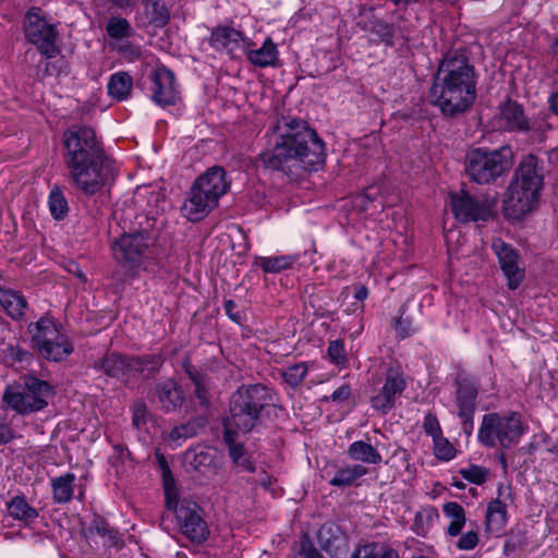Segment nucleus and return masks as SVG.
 Segmentation results:
<instances>
[{"label":"nucleus","mask_w":558,"mask_h":558,"mask_svg":"<svg viewBox=\"0 0 558 558\" xmlns=\"http://www.w3.org/2000/svg\"><path fill=\"white\" fill-rule=\"evenodd\" d=\"M64 163L73 186L85 196H95L110 187L117 177L114 160L88 125H71L62 136Z\"/></svg>","instance_id":"obj_1"},{"label":"nucleus","mask_w":558,"mask_h":558,"mask_svg":"<svg viewBox=\"0 0 558 558\" xmlns=\"http://www.w3.org/2000/svg\"><path fill=\"white\" fill-rule=\"evenodd\" d=\"M274 131L278 134L274 147L259 155L265 168L288 172L299 167L312 171L325 162V144L305 120L283 117Z\"/></svg>","instance_id":"obj_2"},{"label":"nucleus","mask_w":558,"mask_h":558,"mask_svg":"<svg viewBox=\"0 0 558 558\" xmlns=\"http://www.w3.org/2000/svg\"><path fill=\"white\" fill-rule=\"evenodd\" d=\"M477 73L465 49L449 50L440 60L429 89L430 104L447 118L469 111L476 99Z\"/></svg>","instance_id":"obj_3"},{"label":"nucleus","mask_w":558,"mask_h":558,"mask_svg":"<svg viewBox=\"0 0 558 558\" xmlns=\"http://www.w3.org/2000/svg\"><path fill=\"white\" fill-rule=\"evenodd\" d=\"M548 172L546 161L534 155L524 156L510 179L504 199V215L520 221L538 206Z\"/></svg>","instance_id":"obj_4"},{"label":"nucleus","mask_w":558,"mask_h":558,"mask_svg":"<svg viewBox=\"0 0 558 558\" xmlns=\"http://www.w3.org/2000/svg\"><path fill=\"white\" fill-rule=\"evenodd\" d=\"M274 405L275 395L268 386L243 384L231 395L228 415L223 423L236 427L241 434L258 432Z\"/></svg>","instance_id":"obj_5"},{"label":"nucleus","mask_w":558,"mask_h":558,"mask_svg":"<svg viewBox=\"0 0 558 558\" xmlns=\"http://www.w3.org/2000/svg\"><path fill=\"white\" fill-rule=\"evenodd\" d=\"M513 165V150L509 145L496 149L477 147L470 149L464 158V172L477 184L495 183Z\"/></svg>","instance_id":"obj_6"},{"label":"nucleus","mask_w":558,"mask_h":558,"mask_svg":"<svg viewBox=\"0 0 558 558\" xmlns=\"http://www.w3.org/2000/svg\"><path fill=\"white\" fill-rule=\"evenodd\" d=\"M54 395L53 387L34 375H25L21 381L8 385L2 395L5 409L20 415L44 410Z\"/></svg>","instance_id":"obj_7"},{"label":"nucleus","mask_w":558,"mask_h":558,"mask_svg":"<svg viewBox=\"0 0 558 558\" xmlns=\"http://www.w3.org/2000/svg\"><path fill=\"white\" fill-rule=\"evenodd\" d=\"M32 347L50 362L65 361L74 351L73 342L62 333L53 318L44 316L27 327Z\"/></svg>","instance_id":"obj_8"},{"label":"nucleus","mask_w":558,"mask_h":558,"mask_svg":"<svg viewBox=\"0 0 558 558\" xmlns=\"http://www.w3.org/2000/svg\"><path fill=\"white\" fill-rule=\"evenodd\" d=\"M523 433L524 427L519 413L501 415L494 412L483 416L478 440L489 448L499 444L502 448L509 449L519 442Z\"/></svg>","instance_id":"obj_9"},{"label":"nucleus","mask_w":558,"mask_h":558,"mask_svg":"<svg viewBox=\"0 0 558 558\" xmlns=\"http://www.w3.org/2000/svg\"><path fill=\"white\" fill-rule=\"evenodd\" d=\"M155 242L156 235L148 230L124 233L111 244L113 258L125 268L136 269L148 257Z\"/></svg>","instance_id":"obj_10"},{"label":"nucleus","mask_w":558,"mask_h":558,"mask_svg":"<svg viewBox=\"0 0 558 558\" xmlns=\"http://www.w3.org/2000/svg\"><path fill=\"white\" fill-rule=\"evenodd\" d=\"M23 31L27 41L33 44L46 59L54 58L60 53L56 26L48 23L41 15L40 8L33 7L26 12Z\"/></svg>","instance_id":"obj_11"},{"label":"nucleus","mask_w":558,"mask_h":558,"mask_svg":"<svg viewBox=\"0 0 558 558\" xmlns=\"http://www.w3.org/2000/svg\"><path fill=\"white\" fill-rule=\"evenodd\" d=\"M450 198L452 213L461 222L487 221L494 217L496 198L480 201L463 191L450 194Z\"/></svg>","instance_id":"obj_12"},{"label":"nucleus","mask_w":558,"mask_h":558,"mask_svg":"<svg viewBox=\"0 0 558 558\" xmlns=\"http://www.w3.org/2000/svg\"><path fill=\"white\" fill-rule=\"evenodd\" d=\"M177 513V519L180 523V530L190 541L196 544L204 543L209 536V530L202 518L201 507L190 500H183L180 506L177 504L175 509H169Z\"/></svg>","instance_id":"obj_13"},{"label":"nucleus","mask_w":558,"mask_h":558,"mask_svg":"<svg viewBox=\"0 0 558 558\" xmlns=\"http://www.w3.org/2000/svg\"><path fill=\"white\" fill-rule=\"evenodd\" d=\"M380 391L371 398L372 408L387 414L396 405V400L407 388L404 372L400 365H390L385 374Z\"/></svg>","instance_id":"obj_14"},{"label":"nucleus","mask_w":558,"mask_h":558,"mask_svg":"<svg viewBox=\"0 0 558 558\" xmlns=\"http://www.w3.org/2000/svg\"><path fill=\"white\" fill-rule=\"evenodd\" d=\"M492 248L498 258L500 269L508 280V288L515 290L525 278L524 268L519 265L520 256L518 251L499 238L493 241Z\"/></svg>","instance_id":"obj_15"},{"label":"nucleus","mask_w":558,"mask_h":558,"mask_svg":"<svg viewBox=\"0 0 558 558\" xmlns=\"http://www.w3.org/2000/svg\"><path fill=\"white\" fill-rule=\"evenodd\" d=\"M149 398L165 413L179 411L185 402L182 386L172 378L156 383L149 391Z\"/></svg>","instance_id":"obj_16"},{"label":"nucleus","mask_w":558,"mask_h":558,"mask_svg":"<svg viewBox=\"0 0 558 558\" xmlns=\"http://www.w3.org/2000/svg\"><path fill=\"white\" fill-rule=\"evenodd\" d=\"M320 548L331 558H348L350 553L349 535L335 522L324 523L317 532Z\"/></svg>","instance_id":"obj_17"},{"label":"nucleus","mask_w":558,"mask_h":558,"mask_svg":"<svg viewBox=\"0 0 558 558\" xmlns=\"http://www.w3.org/2000/svg\"><path fill=\"white\" fill-rule=\"evenodd\" d=\"M496 122L500 130L508 132L529 133L537 130L525 116L523 106L512 99L500 104Z\"/></svg>","instance_id":"obj_18"},{"label":"nucleus","mask_w":558,"mask_h":558,"mask_svg":"<svg viewBox=\"0 0 558 558\" xmlns=\"http://www.w3.org/2000/svg\"><path fill=\"white\" fill-rule=\"evenodd\" d=\"M456 387L454 403L458 414L475 413L480 390L478 380L464 371H459L453 380Z\"/></svg>","instance_id":"obj_19"},{"label":"nucleus","mask_w":558,"mask_h":558,"mask_svg":"<svg viewBox=\"0 0 558 558\" xmlns=\"http://www.w3.org/2000/svg\"><path fill=\"white\" fill-rule=\"evenodd\" d=\"M151 99L161 107L174 105L178 99L174 73L166 68H157L151 74Z\"/></svg>","instance_id":"obj_20"},{"label":"nucleus","mask_w":558,"mask_h":558,"mask_svg":"<svg viewBox=\"0 0 558 558\" xmlns=\"http://www.w3.org/2000/svg\"><path fill=\"white\" fill-rule=\"evenodd\" d=\"M218 203L219 199L192 185L182 206V213L190 221L196 222L204 219Z\"/></svg>","instance_id":"obj_21"},{"label":"nucleus","mask_w":558,"mask_h":558,"mask_svg":"<svg viewBox=\"0 0 558 558\" xmlns=\"http://www.w3.org/2000/svg\"><path fill=\"white\" fill-rule=\"evenodd\" d=\"M231 181L227 179L226 170L220 166L208 168L203 174L197 177L193 186L202 190L217 199L228 193Z\"/></svg>","instance_id":"obj_22"},{"label":"nucleus","mask_w":558,"mask_h":558,"mask_svg":"<svg viewBox=\"0 0 558 558\" xmlns=\"http://www.w3.org/2000/svg\"><path fill=\"white\" fill-rule=\"evenodd\" d=\"M93 367L108 377L126 383V378L132 374L131 355L108 353L94 361Z\"/></svg>","instance_id":"obj_23"},{"label":"nucleus","mask_w":558,"mask_h":558,"mask_svg":"<svg viewBox=\"0 0 558 558\" xmlns=\"http://www.w3.org/2000/svg\"><path fill=\"white\" fill-rule=\"evenodd\" d=\"M223 441L228 446V451L231 460L238 466L253 473L255 466L246 457V450L244 445L236 441L238 434L241 433L236 427L229 426L228 423H223Z\"/></svg>","instance_id":"obj_24"},{"label":"nucleus","mask_w":558,"mask_h":558,"mask_svg":"<svg viewBox=\"0 0 558 558\" xmlns=\"http://www.w3.org/2000/svg\"><path fill=\"white\" fill-rule=\"evenodd\" d=\"M155 460L161 472L162 486L165 490L167 509H175L179 499V489L175 478L171 472L170 465L165 454L159 450H155Z\"/></svg>","instance_id":"obj_25"},{"label":"nucleus","mask_w":558,"mask_h":558,"mask_svg":"<svg viewBox=\"0 0 558 558\" xmlns=\"http://www.w3.org/2000/svg\"><path fill=\"white\" fill-rule=\"evenodd\" d=\"M216 453L214 449L196 446L184 452V463L196 472H206L214 466Z\"/></svg>","instance_id":"obj_26"},{"label":"nucleus","mask_w":558,"mask_h":558,"mask_svg":"<svg viewBox=\"0 0 558 558\" xmlns=\"http://www.w3.org/2000/svg\"><path fill=\"white\" fill-rule=\"evenodd\" d=\"M208 418L204 415H197L180 425L174 426L169 433V438L173 441L186 440L199 435L207 426Z\"/></svg>","instance_id":"obj_27"},{"label":"nucleus","mask_w":558,"mask_h":558,"mask_svg":"<svg viewBox=\"0 0 558 558\" xmlns=\"http://www.w3.org/2000/svg\"><path fill=\"white\" fill-rule=\"evenodd\" d=\"M367 468L362 464H347L340 466L329 481L335 487L345 488L355 485L356 481L367 474Z\"/></svg>","instance_id":"obj_28"},{"label":"nucleus","mask_w":558,"mask_h":558,"mask_svg":"<svg viewBox=\"0 0 558 558\" xmlns=\"http://www.w3.org/2000/svg\"><path fill=\"white\" fill-rule=\"evenodd\" d=\"M8 513L14 520L23 522L25 525L32 524L39 515L38 511L32 507L24 496H14L7 504Z\"/></svg>","instance_id":"obj_29"},{"label":"nucleus","mask_w":558,"mask_h":558,"mask_svg":"<svg viewBox=\"0 0 558 558\" xmlns=\"http://www.w3.org/2000/svg\"><path fill=\"white\" fill-rule=\"evenodd\" d=\"M246 56L248 61L256 66H275L278 60V50L272 40L267 38L260 48L247 50Z\"/></svg>","instance_id":"obj_30"},{"label":"nucleus","mask_w":558,"mask_h":558,"mask_svg":"<svg viewBox=\"0 0 558 558\" xmlns=\"http://www.w3.org/2000/svg\"><path fill=\"white\" fill-rule=\"evenodd\" d=\"M242 40H244L243 34L240 31L229 26L216 27L210 36L211 46L217 49L225 48L233 50L240 45Z\"/></svg>","instance_id":"obj_31"},{"label":"nucleus","mask_w":558,"mask_h":558,"mask_svg":"<svg viewBox=\"0 0 558 558\" xmlns=\"http://www.w3.org/2000/svg\"><path fill=\"white\" fill-rule=\"evenodd\" d=\"M161 354H146L131 356L132 373L140 374L143 378L154 377L163 364Z\"/></svg>","instance_id":"obj_32"},{"label":"nucleus","mask_w":558,"mask_h":558,"mask_svg":"<svg viewBox=\"0 0 558 558\" xmlns=\"http://www.w3.org/2000/svg\"><path fill=\"white\" fill-rule=\"evenodd\" d=\"M0 304L7 314L14 320H22L28 303L21 292L9 290L7 294L0 295Z\"/></svg>","instance_id":"obj_33"},{"label":"nucleus","mask_w":558,"mask_h":558,"mask_svg":"<svg viewBox=\"0 0 558 558\" xmlns=\"http://www.w3.org/2000/svg\"><path fill=\"white\" fill-rule=\"evenodd\" d=\"M75 478V474L71 472L51 478L52 498L56 504H66L72 499Z\"/></svg>","instance_id":"obj_34"},{"label":"nucleus","mask_w":558,"mask_h":558,"mask_svg":"<svg viewBox=\"0 0 558 558\" xmlns=\"http://www.w3.org/2000/svg\"><path fill=\"white\" fill-rule=\"evenodd\" d=\"M348 456L354 461H361L368 464H379L383 460L381 454L371 444L356 440L348 448Z\"/></svg>","instance_id":"obj_35"},{"label":"nucleus","mask_w":558,"mask_h":558,"mask_svg":"<svg viewBox=\"0 0 558 558\" xmlns=\"http://www.w3.org/2000/svg\"><path fill=\"white\" fill-rule=\"evenodd\" d=\"M145 16L155 27H163L170 20V11L162 0H144Z\"/></svg>","instance_id":"obj_36"},{"label":"nucleus","mask_w":558,"mask_h":558,"mask_svg":"<svg viewBox=\"0 0 558 558\" xmlns=\"http://www.w3.org/2000/svg\"><path fill=\"white\" fill-rule=\"evenodd\" d=\"M133 80L126 72H118L110 76L108 82L109 95L118 101L124 100L131 93Z\"/></svg>","instance_id":"obj_37"},{"label":"nucleus","mask_w":558,"mask_h":558,"mask_svg":"<svg viewBox=\"0 0 558 558\" xmlns=\"http://www.w3.org/2000/svg\"><path fill=\"white\" fill-rule=\"evenodd\" d=\"M507 523V507L501 500H492L486 510L487 531H500Z\"/></svg>","instance_id":"obj_38"},{"label":"nucleus","mask_w":558,"mask_h":558,"mask_svg":"<svg viewBox=\"0 0 558 558\" xmlns=\"http://www.w3.org/2000/svg\"><path fill=\"white\" fill-rule=\"evenodd\" d=\"M444 513L451 520L447 533L450 536H457L461 533L465 524V511L463 507L456 502L450 501L444 505Z\"/></svg>","instance_id":"obj_39"},{"label":"nucleus","mask_w":558,"mask_h":558,"mask_svg":"<svg viewBox=\"0 0 558 558\" xmlns=\"http://www.w3.org/2000/svg\"><path fill=\"white\" fill-rule=\"evenodd\" d=\"M49 210L53 219L62 220L69 213V204L61 186L53 185L48 197Z\"/></svg>","instance_id":"obj_40"},{"label":"nucleus","mask_w":558,"mask_h":558,"mask_svg":"<svg viewBox=\"0 0 558 558\" xmlns=\"http://www.w3.org/2000/svg\"><path fill=\"white\" fill-rule=\"evenodd\" d=\"M295 260L296 256L293 255L262 257L259 266L265 272L277 274L291 268Z\"/></svg>","instance_id":"obj_41"},{"label":"nucleus","mask_w":558,"mask_h":558,"mask_svg":"<svg viewBox=\"0 0 558 558\" xmlns=\"http://www.w3.org/2000/svg\"><path fill=\"white\" fill-rule=\"evenodd\" d=\"M106 31L113 39H123L131 35L132 27L126 19L112 16L109 19Z\"/></svg>","instance_id":"obj_42"},{"label":"nucleus","mask_w":558,"mask_h":558,"mask_svg":"<svg viewBox=\"0 0 558 558\" xmlns=\"http://www.w3.org/2000/svg\"><path fill=\"white\" fill-rule=\"evenodd\" d=\"M190 379L194 383V395L202 408L208 409L210 405L209 392L206 384V376L189 372Z\"/></svg>","instance_id":"obj_43"},{"label":"nucleus","mask_w":558,"mask_h":558,"mask_svg":"<svg viewBox=\"0 0 558 558\" xmlns=\"http://www.w3.org/2000/svg\"><path fill=\"white\" fill-rule=\"evenodd\" d=\"M434 454L438 460L450 461L456 457L457 450L452 444L444 436L438 435L433 438Z\"/></svg>","instance_id":"obj_44"},{"label":"nucleus","mask_w":558,"mask_h":558,"mask_svg":"<svg viewBox=\"0 0 558 558\" xmlns=\"http://www.w3.org/2000/svg\"><path fill=\"white\" fill-rule=\"evenodd\" d=\"M307 374V366L305 363H298L288 366L284 371H282V377L284 381L291 386H299Z\"/></svg>","instance_id":"obj_45"},{"label":"nucleus","mask_w":558,"mask_h":558,"mask_svg":"<svg viewBox=\"0 0 558 558\" xmlns=\"http://www.w3.org/2000/svg\"><path fill=\"white\" fill-rule=\"evenodd\" d=\"M371 32L379 37L381 41H384L387 46H395L393 37H395V27L392 24H389L381 20H375L372 23Z\"/></svg>","instance_id":"obj_46"},{"label":"nucleus","mask_w":558,"mask_h":558,"mask_svg":"<svg viewBox=\"0 0 558 558\" xmlns=\"http://www.w3.org/2000/svg\"><path fill=\"white\" fill-rule=\"evenodd\" d=\"M459 473L465 481L475 485H483L487 481L489 471L484 466L471 464L469 468L461 469Z\"/></svg>","instance_id":"obj_47"},{"label":"nucleus","mask_w":558,"mask_h":558,"mask_svg":"<svg viewBox=\"0 0 558 558\" xmlns=\"http://www.w3.org/2000/svg\"><path fill=\"white\" fill-rule=\"evenodd\" d=\"M434 517H438L437 510L433 507L428 509H424L423 511H417L415 513L414 522L412 525L413 531L417 535L425 534V526L429 525Z\"/></svg>","instance_id":"obj_48"},{"label":"nucleus","mask_w":558,"mask_h":558,"mask_svg":"<svg viewBox=\"0 0 558 558\" xmlns=\"http://www.w3.org/2000/svg\"><path fill=\"white\" fill-rule=\"evenodd\" d=\"M298 554L303 558H325L307 533L300 536Z\"/></svg>","instance_id":"obj_49"},{"label":"nucleus","mask_w":558,"mask_h":558,"mask_svg":"<svg viewBox=\"0 0 558 558\" xmlns=\"http://www.w3.org/2000/svg\"><path fill=\"white\" fill-rule=\"evenodd\" d=\"M88 534H98L100 536H109L111 539H114L117 536V532H114L108 524V522L99 517L95 515L90 522V525L87 529Z\"/></svg>","instance_id":"obj_50"},{"label":"nucleus","mask_w":558,"mask_h":558,"mask_svg":"<svg viewBox=\"0 0 558 558\" xmlns=\"http://www.w3.org/2000/svg\"><path fill=\"white\" fill-rule=\"evenodd\" d=\"M132 424L135 428L141 429L147 423V405L144 401L138 400L133 403L132 408Z\"/></svg>","instance_id":"obj_51"},{"label":"nucleus","mask_w":558,"mask_h":558,"mask_svg":"<svg viewBox=\"0 0 558 558\" xmlns=\"http://www.w3.org/2000/svg\"><path fill=\"white\" fill-rule=\"evenodd\" d=\"M327 351L332 363L337 365H344L347 363L344 344L341 340L331 341Z\"/></svg>","instance_id":"obj_52"},{"label":"nucleus","mask_w":558,"mask_h":558,"mask_svg":"<svg viewBox=\"0 0 558 558\" xmlns=\"http://www.w3.org/2000/svg\"><path fill=\"white\" fill-rule=\"evenodd\" d=\"M399 313L400 316L398 317L396 323V330L402 338L410 337L415 332L416 328L413 327L412 320L409 317H403L404 305L400 307Z\"/></svg>","instance_id":"obj_53"},{"label":"nucleus","mask_w":558,"mask_h":558,"mask_svg":"<svg viewBox=\"0 0 558 558\" xmlns=\"http://www.w3.org/2000/svg\"><path fill=\"white\" fill-rule=\"evenodd\" d=\"M423 430L426 435L430 436L432 438L437 437L438 435L442 434V429L440 427L439 421L435 413L428 412L424 416L423 422Z\"/></svg>","instance_id":"obj_54"},{"label":"nucleus","mask_w":558,"mask_h":558,"mask_svg":"<svg viewBox=\"0 0 558 558\" xmlns=\"http://www.w3.org/2000/svg\"><path fill=\"white\" fill-rule=\"evenodd\" d=\"M379 545L375 542L359 545L349 558H377L379 555Z\"/></svg>","instance_id":"obj_55"},{"label":"nucleus","mask_w":558,"mask_h":558,"mask_svg":"<svg viewBox=\"0 0 558 558\" xmlns=\"http://www.w3.org/2000/svg\"><path fill=\"white\" fill-rule=\"evenodd\" d=\"M8 356H10L11 360H13L14 362L26 363V364H29L34 359L33 353H31L27 350H24L23 348H21L19 345H15V347L9 345Z\"/></svg>","instance_id":"obj_56"},{"label":"nucleus","mask_w":558,"mask_h":558,"mask_svg":"<svg viewBox=\"0 0 558 558\" xmlns=\"http://www.w3.org/2000/svg\"><path fill=\"white\" fill-rule=\"evenodd\" d=\"M477 533L475 531H469L459 538L457 547L461 550H471L477 545Z\"/></svg>","instance_id":"obj_57"},{"label":"nucleus","mask_w":558,"mask_h":558,"mask_svg":"<svg viewBox=\"0 0 558 558\" xmlns=\"http://www.w3.org/2000/svg\"><path fill=\"white\" fill-rule=\"evenodd\" d=\"M117 50L119 53H121L124 58H128L130 60H136L141 57V49L140 47L131 44V43H122L117 47Z\"/></svg>","instance_id":"obj_58"},{"label":"nucleus","mask_w":558,"mask_h":558,"mask_svg":"<svg viewBox=\"0 0 558 558\" xmlns=\"http://www.w3.org/2000/svg\"><path fill=\"white\" fill-rule=\"evenodd\" d=\"M56 65L50 61H41L36 69V75L38 77L51 76L56 73Z\"/></svg>","instance_id":"obj_59"},{"label":"nucleus","mask_w":558,"mask_h":558,"mask_svg":"<svg viewBox=\"0 0 558 558\" xmlns=\"http://www.w3.org/2000/svg\"><path fill=\"white\" fill-rule=\"evenodd\" d=\"M223 307L226 311L227 316L234 323H240L242 319V316L240 312H235L236 304L233 300H226L223 303Z\"/></svg>","instance_id":"obj_60"},{"label":"nucleus","mask_w":558,"mask_h":558,"mask_svg":"<svg viewBox=\"0 0 558 558\" xmlns=\"http://www.w3.org/2000/svg\"><path fill=\"white\" fill-rule=\"evenodd\" d=\"M474 414L475 413H468L465 415L463 414H458V416L460 417L461 420V424H462V430L464 432V434H466L468 436H470L473 432V428H474Z\"/></svg>","instance_id":"obj_61"},{"label":"nucleus","mask_w":558,"mask_h":558,"mask_svg":"<svg viewBox=\"0 0 558 558\" xmlns=\"http://www.w3.org/2000/svg\"><path fill=\"white\" fill-rule=\"evenodd\" d=\"M351 395V389L348 385H342L338 387L331 395L330 399L336 402H341L349 399Z\"/></svg>","instance_id":"obj_62"},{"label":"nucleus","mask_w":558,"mask_h":558,"mask_svg":"<svg viewBox=\"0 0 558 558\" xmlns=\"http://www.w3.org/2000/svg\"><path fill=\"white\" fill-rule=\"evenodd\" d=\"M509 537L519 544V548H524L529 545L527 533L524 530L512 531Z\"/></svg>","instance_id":"obj_63"},{"label":"nucleus","mask_w":558,"mask_h":558,"mask_svg":"<svg viewBox=\"0 0 558 558\" xmlns=\"http://www.w3.org/2000/svg\"><path fill=\"white\" fill-rule=\"evenodd\" d=\"M548 106H549L550 111L555 116H558V88L550 94V96L548 98Z\"/></svg>","instance_id":"obj_64"}]
</instances>
